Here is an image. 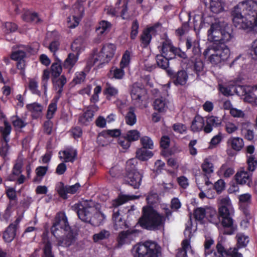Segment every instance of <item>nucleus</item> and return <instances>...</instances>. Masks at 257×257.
Here are the masks:
<instances>
[{
    "mask_svg": "<svg viewBox=\"0 0 257 257\" xmlns=\"http://www.w3.org/2000/svg\"><path fill=\"white\" fill-rule=\"evenodd\" d=\"M208 40L213 42L204 50L203 55L213 65H217L228 59L230 50L225 43L233 38L232 30L224 21L211 24L207 33Z\"/></svg>",
    "mask_w": 257,
    "mask_h": 257,
    "instance_id": "obj_1",
    "label": "nucleus"
},
{
    "mask_svg": "<svg viewBox=\"0 0 257 257\" xmlns=\"http://www.w3.org/2000/svg\"><path fill=\"white\" fill-rule=\"evenodd\" d=\"M232 22L239 29L257 32V2L246 0L239 3L231 11Z\"/></svg>",
    "mask_w": 257,
    "mask_h": 257,
    "instance_id": "obj_2",
    "label": "nucleus"
},
{
    "mask_svg": "<svg viewBox=\"0 0 257 257\" xmlns=\"http://www.w3.org/2000/svg\"><path fill=\"white\" fill-rule=\"evenodd\" d=\"M72 209L82 221L95 226L99 225L105 219L104 214L96 211L91 201H82L73 205Z\"/></svg>",
    "mask_w": 257,
    "mask_h": 257,
    "instance_id": "obj_3",
    "label": "nucleus"
},
{
    "mask_svg": "<svg viewBox=\"0 0 257 257\" xmlns=\"http://www.w3.org/2000/svg\"><path fill=\"white\" fill-rule=\"evenodd\" d=\"M140 226L151 231L164 229L165 218L163 215L159 213L150 206L143 207L142 215L139 220Z\"/></svg>",
    "mask_w": 257,
    "mask_h": 257,
    "instance_id": "obj_4",
    "label": "nucleus"
},
{
    "mask_svg": "<svg viewBox=\"0 0 257 257\" xmlns=\"http://www.w3.org/2000/svg\"><path fill=\"white\" fill-rule=\"evenodd\" d=\"M132 252L134 257H162L161 246L152 240H147L134 246Z\"/></svg>",
    "mask_w": 257,
    "mask_h": 257,
    "instance_id": "obj_5",
    "label": "nucleus"
},
{
    "mask_svg": "<svg viewBox=\"0 0 257 257\" xmlns=\"http://www.w3.org/2000/svg\"><path fill=\"white\" fill-rule=\"evenodd\" d=\"M70 229L67 217L64 212H58L54 220L51 228V233L56 237L67 233Z\"/></svg>",
    "mask_w": 257,
    "mask_h": 257,
    "instance_id": "obj_6",
    "label": "nucleus"
},
{
    "mask_svg": "<svg viewBox=\"0 0 257 257\" xmlns=\"http://www.w3.org/2000/svg\"><path fill=\"white\" fill-rule=\"evenodd\" d=\"M116 48L115 45L112 43L105 44L99 53L93 55V63L100 64L108 63L113 58Z\"/></svg>",
    "mask_w": 257,
    "mask_h": 257,
    "instance_id": "obj_7",
    "label": "nucleus"
},
{
    "mask_svg": "<svg viewBox=\"0 0 257 257\" xmlns=\"http://www.w3.org/2000/svg\"><path fill=\"white\" fill-rule=\"evenodd\" d=\"M133 160H130L126 162V167L128 172L125 177V181L134 188H137L141 185L142 175L139 172L133 170L135 167V165L131 167V169L128 168V166L133 164Z\"/></svg>",
    "mask_w": 257,
    "mask_h": 257,
    "instance_id": "obj_8",
    "label": "nucleus"
},
{
    "mask_svg": "<svg viewBox=\"0 0 257 257\" xmlns=\"http://www.w3.org/2000/svg\"><path fill=\"white\" fill-rule=\"evenodd\" d=\"M146 94L144 87L139 86L138 83L132 85L131 89V95L134 104L140 106Z\"/></svg>",
    "mask_w": 257,
    "mask_h": 257,
    "instance_id": "obj_9",
    "label": "nucleus"
},
{
    "mask_svg": "<svg viewBox=\"0 0 257 257\" xmlns=\"http://www.w3.org/2000/svg\"><path fill=\"white\" fill-rule=\"evenodd\" d=\"M221 225L219 229L220 232L224 234H232L237 229V225L234 224L231 216L222 217Z\"/></svg>",
    "mask_w": 257,
    "mask_h": 257,
    "instance_id": "obj_10",
    "label": "nucleus"
},
{
    "mask_svg": "<svg viewBox=\"0 0 257 257\" xmlns=\"http://www.w3.org/2000/svg\"><path fill=\"white\" fill-rule=\"evenodd\" d=\"M252 174L241 168L238 170L234 176V180L237 184L247 185L250 187L252 184Z\"/></svg>",
    "mask_w": 257,
    "mask_h": 257,
    "instance_id": "obj_11",
    "label": "nucleus"
},
{
    "mask_svg": "<svg viewBox=\"0 0 257 257\" xmlns=\"http://www.w3.org/2000/svg\"><path fill=\"white\" fill-rule=\"evenodd\" d=\"M84 10L83 7L79 4L75 6L74 8V13L72 19L70 17L67 18V22L69 28H74L78 25L79 21L83 16Z\"/></svg>",
    "mask_w": 257,
    "mask_h": 257,
    "instance_id": "obj_12",
    "label": "nucleus"
},
{
    "mask_svg": "<svg viewBox=\"0 0 257 257\" xmlns=\"http://www.w3.org/2000/svg\"><path fill=\"white\" fill-rule=\"evenodd\" d=\"M137 232L136 230L122 231L119 233L117 237V241L119 246L124 244H128L132 241L135 240L137 236Z\"/></svg>",
    "mask_w": 257,
    "mask_h": 257,
    "instance_id": "obj_13",
    "label": "nucleus"
},
{
    "mask_svg": "<svg viewBox=\"0 0 257 257\" xmlns=\"http://www.w3.org/2000/svg\"><path fill=\"white\" fill-rule=\"evenodd\" d=\"M168 74L173 80L174 84L176 85H184L188 80V76L185 70L178 71L176 73H174L171 70L167 71Z\"/></svg>",
    "mask_w": 257,
    "mask_h": 257,
    "instance_id": "obj_14",
    "label": "nucleus"
},
{
    "mask_svg": "<svg viewBox=\"0 0 257 257\" xmlns=\"http://www.w3.org/2000/svg\"><path fill=\"white\" fill-rule=\"evenodd\" d=\"M63 234H64L63 237H61V236L56 237L58 245L69 247L74 244L76 240V237L71 229L67 233H63Z\"/></svg>",
    "mask_w": 257,
    "mask_h": 257,
    "instance_id": "obj_15",
    "label": "nucleus"
},
{
    "mask_svg": "<svg viewBox=\"0 0 257 257\" xmlns=\"http://www.w3.org/2000/svg\"><path fill=\"white\" fill-rule=\"evenodd\" d=\"M19 222V221L16 220L14 223L10 224L4 231L3 238L6 242H11L15 237Z\"/></svg>",
    "mask_w": 257,
    "mask_h": 257,
    "instance_id": "obj_16",
    "label": "nucleus"
},
{
    "mask_svg": "<svg viewBox=\"0 0 257 257\" xmlns=\"http://www.w3.org/2000/svg\"><path fill=\"white\" fill-rule=\"evenodd\" d=\"M112 220L113 222V227L114 229L116 230L128 227L123 216L120 214L118 210L113 212Z\"/></svg>",
    "mask_w": 257,
    "mask_h": 257,
    "instance_id": "obj_17",
    "label": "nucleus"
},
{
    "mask_svg": "<svg viewBox=\"0 0 257 257\" xmlns=\"http://www.w3.org/2000/svg\"><path fill=\"white\" fill-rule=\"evenodd\" d=\"M175 47L170 40H165L162 43L161 47V55L166 58H173V51Z\"/></svg>",
    "mask_w": 257,
    "mask_h": 257,
    "instance_id": "obj_18",
    "label": "nucleus"
},
{
    "mask_svg": "<svg viewBox=\"0 0 257 257\" xmlns=\"http://www.w3.org/2000/svg\"><path fill=\"white\" fill-rule=\"evenodd\" d=\"M204 3L214 14H219L223 11L221 0H204Z\"/></svg>",
    "mask_w": 257,
    "mask_h": 257,
    "instance_id": "obj_19",
    "label": "nucleus"
},
{
    "mask_svg": "<svg viewBox=\"0 0 257 257\" xmlns=\"http://www.w3.org/2000/svg\"><path fill=\"white\" fill-rule=\"evenodd\" d=\"M221 123V119L215 116H209L206 117V124L204 127V131L206 133H210L213 127H217Z\"/></svg>",
    "mask_w": 257,
    "mask_h": 257,
    "instance_id": "obj_20",
    "label": "nucleus"
},
{
    "mask_svg": "<svg viewBox=\"0 0 257 257\" xmlns=\"http://www.w3.org/2000/svg\"><path fill=\"white\" fill-rule=\"evenodd\" d=\"M60 158L66 162H73L76 159L77 151L73 148H67L59 152Z\"/></svg>",
    "mask_w": 257,
    "mask_h": 257,
    "instance_id": "obj_21",
    "label": "nucleus"
},
{
    "mask_svg": "<svg viewBox=\"0 0 257 257\" xmlns=\"http://www.w3.org/2000/svg\"><path fill=\"white\" fill-rule=\"evenodd\" d=\"M168 104L169 101L165 97L160 96L155 99L153 106L155 110L162 112L166 111Z\"/></svg>",
    "mask_w": 257,
    "mask_h": 257,
    "instance_id": "obj_22",
    "label": "nucleus"
},
{
    "mask_svg": "<svg viewBox=\"0 0 257 257\" xmlns=\"http://www.w3.org/2000/svg\"><path fill=\"white\" fill-rule=\"evenodd\" d=\"M193 250L190 245V241L188 239H184L181 243V247L178 249L176 257H187V252Z\"/></svg>",
    "mask_w": 257,
    "mask_h": 257,
    "instance_id": "obj_23",
    "label": "nucleus"
},
{
    "mask_svg": "<svg viewBox=\"0 0 257 257\" xmlns=\"http://www.w3.org/2000/svg\"><path fill=\"white\" fill-rule=\"evenodd\" d=\"M216 251L213 253V257H228L230 247L225 248L221 241H218L216 246Z\"/></svg>",
    "mask_w": 257,
    "mask_h": 257,
    "instance_id": "obj_24",
    "label": "nucleus"
},
{
    "mask_svg": "<svg viewBox=\"0 0 257 257\" xmlns=\"http://www.w3.org/2000/svg\"><path fill=\"white\" fill-rule=\"evenodd\" d=\"M52 81L55 90L57 93L60 94L63 91V88L67 82L66 77L62 75L60 77H53Z\"/></svg>",
    "mask_w": 257,
    "mask_h": 257,
    "instance_id": "obj_25",
    "label": "nucleus"
},
{
    "mask_svg": "<svg viewBox=\"0 0 257 257\" xmlns=\"http://www.w3.org/2000/svg\"><path fill=\"white\" fill-rule=\"evenodd\" d=\"M186 47L187 50L192 48L194 55H199L200 53L199 43L191 37H187L186 40Z\"/></svg>",
    "mask_w": 257,
    "mask_h": 257,
    "instance_id": "obj_26",
    "label": "nucleus"
},
{
    "mask_svg": "<svg viewBox=\"0 0 257 257\" xmlns=\"http://www.w3.org/2000/svg\"><path fill=\"white\" fill-rule=\"evenodd\" d=\"M23 166V161L21 158H18L15 162V164L12 169V176L9 177V180L12 181L15 180L14 176H18L22 172V167Z\"/></svg>",
    "mask_w": 257,
    "mask_h": 257,
    "instance_id": "obj_27",
    "label": "nucleus"
},
{
    "mask_svg": "<svg viewBox=\"0 0 257 257\" xmlns=\"http://www.w3.org/2000/svg\"><path fill=\"white\" fill-rule=\"evenodd\" d=\"M124 68H117L116 67H112L108 73V76L110 78H115L116 79H122L124 75Z\"/></svg>",
    "mask_w": 257,
    "mask_h": 257,
    "instance_id": "obj_28",
    "label": "nucleus"
},
{
    "mask_svg": "<svg viewBox=\"0 0 257 257\" xmlns=\"http://www.w3.org/2000/svg\"><path fill=\"white\" fill-rule=\"evenodd\" d=\"M111 27V24L108 21H101L96 28V31L98 35H104L108 33Z\"/></svg>",
    "mask_w": 257,
    "mask_h": 257,
    "instance_id": "obj_29",
    "label": "nucleus"
},
{
    "mask_svg": "<svg viewBox=\"0 0 257 257\" xmlns=\"http://www.w3.org/2000/svg\"><path fill=\"white\" fill-rule=\"evenodd\" d=\"M228 143L235 151H240L244 146L243 139L239 137L231 138L228 140Z\"/></svg>",
    "mask_w": 257,
    "mask_h": 257,
    "instance_id": "obj_30",
    "label": "nucleus"
},
{
    "mask_svg": "<svg viewBox=\"0 0 257 257\" xmlns=\"http://www.w3.org/2000/svg\"><path fill=\"white\" fill-rule=\"evenodd\" d=\"M48 166H39L35 170L36 176L33 179V182L40 183L42 178L48 170Z\"/></svg>",
    "mask_w": 257,
    "mask_h": 257,
    "instance_id": "obj_31",
    "label": "nucleus"
},
{
    "mask_svg": "<svg viewBox=\"0 0 257 257\" xmlns=\"http://www.w3.org/2000/svg\"><path fill=\"white\" fill-rule=\"evenodd\" d=\"M27 107L32 112L33 116L35 118L41 115L43 109L40 104L36 102L28 104Z\"/></svg>",
    "mask_w": 257,
    "mask_h": 257,
    "instance_id": "obj_32",
    "label": "nucleus"
},
{
    "mask_svg": "<svg viewBox=\"0 0 257 257\" xmlns=\"http://www.w3.org/2000/svg\"><path fill=\"white\" fill-rule=\"evenodd\" d=\"M120 131L119 129L108 130L103 131L100 133L98 136V140H101L102 138L107 139L110 137H117L120 135Z\"/></svg>",
    "mask_w": 257,
    "mask_h": 257,
    "instance_id": "obj_33",
    "label": "nucleus"
},
{
    "mask_svg": "<svg viewBox=\"0 0 257 257\" xmlns=\"http://www.w3.org/2000/svg\"><path fill=\"white\" fill-rule=\"evenodd\" d=\"M204 120L202 117L196 116L192 122L191 130L193 132H199L204 127Z\"/></svg>",
    "mask_w": 257,
    "mask_h": 257,
    "instance_id": "obj_34",
    "label": "nucleus"
},
{
    "mask_svg": "<svg viewBox=\"0 0 257 257\" xmlns=\"http://www.w3.org/2000/svg\"><path fill=\"white\" fill-rule=\"evenodd\" d=\"M93 116V111L88 110L79 116V122L81 124L87 125L92 120Z\"/></svg>",
    "mask_w": 257,
    "mask_h": 257,
    "instance_id": "obj_35",
    "label": "nucleus"
},
{
    "mask_svg": "<svg viewBox=\"0 0 257 257\" xmlns=\"http://www.w3.org/2000/svg\"><path fill=\"white\" fill-rule=\"evenodd\" d=\"M27 52V48L24 47L22 49H19L12 52L11 58L12 60L17 61V62L20 61L21 60H24V58L26 56V52Z\"/></svg>",
    "mask_w": 257,
    "mask_h": 257,
    "instance_id": "obj_36",
    "label": "nucleus"
},
{
    "mask_svg": "<svg viewBox=\"0 0 257 257\" xmlns=\"http://www.w3.org/2000/svg\"><path fill=\"white\" fill-rule=\"evenodd\" d=\"M152 156V152L144 147L139 149L136 152V157L142 161L147 160Z\"/></svg>",
    "mask_w": 257,
    "mask_h": 257,
    "instance_id": "obj_37",
    "label": "nucleus"
},
{
    "mask_svg": "<svg viewBox=\"0 0 257 257\" xmlns=\"http://www.w3.org/2000/svg\"><path fill=\"white\" fill-rule=\"evenodd\" d=\"M118 93L117 88L112 85L109 82H107L104 90V94L106 96L107 99H110V97L116 96Z\"/></svg>",
    "mask_w": 257,
    "mask_h": 257,
    "instance_id": "obj_38",
    "label": "nucleus"
},
{
    "mask_svg": "<svg viewBox=\"0 0 257 257\" xmlns=\"http://www.w3.org/2000/svg\"><path fill=\"white\" fill-rule=\"evenodd\" d=\"M43 255L42 257H54L52 252V245L50 241L47 237L43 238Z\"/></svg>",
    "mask_w": 257,
    "mask_h": 257,
    "instance_id": "obj_39",
    "label": "nucleus"
},
{
    "mask_svg": "<svg viewBox=\"0 0 257 257\" xmlns=\"http://www.w3.org/2000/svg\"><path fill=\"white\" fill-rule=\"evenodd\" d=\"M201 168L206 176L210 175L214 171L213 165L208 158L204 159L201 165Z\"/></svg>",
    "mask_w": 257,
    "mask_h": 257,
    "instance_id": "obj_40",
    "label": "nucleus"
},
{
    "mask_svg": "<svg viewBox=\"0 0 257 257\" xmlns=\"http://www.w3.org/2000/svg\"><path fill=\"white\" fill-rule=\"evenodd\" d=\"M12 127L10 124L7 121H4V126L0 127V132L2 136V140L9 142V135L11 132Z\"/></svg>",
    "mask_w": 257,
    "mask_h": 257,
    "instance_id": "obj_41",
    "label": "nucleus"
},
{
    "mask_svg": "<svg viewBox=\"0 0 257 257\" xmlns=\"http://www.w3.org/2000/svg\"><path fill=\"white\" fill-rule=\"evenodd\" d=\"M125 121L127 124L131 126L133 125L136 123L137 117L135 113L134 108L132 107L129 108V110L125 116Z\"/></svg>",
    "mask_w": 257,
    "mask_h": 257,
    "instance_id": "obj_42",
    "label": "nucleus"
},
{
    "mask_svg": "<svg viewBox=\"0 0 257 257\" xmlns=\"http://www.w3.org/2000/svg\"><path fill=\"white\" fill-rule=\"evenodd\" d=\"M78 60V55L70 53L64 62V67L70 70Z\"/></svg>",
    "mask_w": 257,
    "mask_h": 257,
    "instance_id": "obj_43",
    "label": "nucleus"
},
{
    "mask_svg": "<svg viewBox=\"0 0 257 257\" xmlns=\"http://www.w3.org/2000/svg\"><path fill=\"white\" fill-rule=\"evenodd\" d=\"M250 124L249 122H244L242 123L241 132L244 134L245 139L249 141H251L254 138V133L252 130L247 129L245 127H248Z\"/></svg>",
    "mask_w": 257,
    "mask_h": 257,
    "instance_id": "obj_44",
    "label": "nucleus"
},
{
    "mask_svg": "<svg viewBox=\"0 0 257 257\" xmlns=\"http://www.w3.org/2000/svg\"><path fill=\"white\" fill-rule=\"evenodd\" d=\"M172 58H166L163 55H158L156 56V62L158 66L164 69H167L169 67V59Z\"/></svg>",
    "mask_w": 257,
    "mask_h": 257,
    "instance_id": "obj_45",
    "label": "nucleus"
},
{
    "mask_svg": "<svg viewBox=\"0 0 257 257\" xmlns=\"http://www.w3.org/2000/svg\"><path fill=\"white\" fill-rule=\"evenodd\" d=\"M206 210L207 207H198L195 209L194 211V216L196 220L200 221L201 223H202L203 219L206 216Z\"/></svg>",
    "mask_w": 257,
    "mask_h": 257,
    "instance_id": "obj_46",
    "label": "nucleus"
},
{
    "mask_svg": "<svg viewBox=\"0 0 257 257\" xmlns=\"http://www.w3.org/2000/svg\"><path fill=\"white\" fill-rule=\"evenodd\" d=\"M206 216L208 220L213 223H216L218 221V216L214 209L207 207Z\"/></svg>",
    "mask_w": 257,
    "mask_h": 257,
    "instance_id": "obj_47",
    "label": "nucleus"
},
{
    "mask_svg": "<svg viewBox=\"0 0 257 257\" xmlns=\"http://www.w3.org/2000/svg\"><path fill=\"white\" fill-rule=\"evenodd\" d=\"M152 28H149L144 31L141 35V40L144 47H147L150 43L152 36L150 34Z\"/></svg>",
    "mask_w": 257,
    "mask_h": 257,
    "instance_id": "obj_48",
    "label": "nucleus"
},
{
    "mask_svg": "<svg viewBox=\"0 0 257 257\" xmlns=\"http://www.w3.org/2000/svg\"><path fill=\"white\" fill-rule=\"evenodd\" d=\"M219 172L224 177L228 178L233 174L234 171L232 168L228 167L226 164H225L221 166Z\"/></svg>",
    "mask_w": 257,
    "mask_h": 257,
    "instance_id": "obj_49",
    "label": "nucleus"
},
{
    "mask_svg": "<svg viewBox=\"0 0 257 257\" xmlns=\"http://www.w3.org/2000/svg\"><path fill=\"white\" fill-rule=\"evenodd\" d=\"M51 72L53 77H58L62 72L60 62L54 63L51 67Z\"/></svg>",
    "mask_w": 257,
    "mask_h": 257,
    "instance_id": "obj_50",
    "label": "nucleus"
},
{
    "mask_svg": "<svg viewBox=\"0 0 257 257\" xmlns=\"http://www.w3.org/2000/svg\"><path fill=\"white\" fill-rule=\"evenodd\" d=\"M240 206L242 207L244 205L250 204L251 201V195L249 193L241 194L238 197Z\"/></svg>",
    "mask_w": 257,
    "mask_h": 257,
    "instance_id": "obj_51",
    "label": "nucleus"
},
{
    "mask_svg": "<svg viewBox=\"0 0 257 257\" xmlns=\"http://www.w3.org/2000/svg\"><path fill=\"white\" fill-rule=\"evenodd\" d=\"M110 233L106 230H102L98 233L94 234L93 236V239L94 242H97L99 240H103L108 238Z\"/></svg>",
    "mask_w": 257,
    "mask_h": 257,
    "instance_id": "obj_52",
    "label": "nucleus"
},
{
    "mask_svg": "<svg viewBox=\"0 0 257 257\" xmlns=\"http://www.w3.org/2000/svg\"><path fill=\"white\" fill-rule=\"evenodd\" d=\"M131 52L128 50L125 51L123 54L119 66L121 68H126L128 66L130 62Z\"/></svg>",
    "mask_w": 257,
    "mask_h": 257,
    "instance_id": "obj_53",
    "label": "nucleus"
},
{
    "mask_svg": "<svg viewBox=\"0 0 257 257\" xmlns=\"http://www.w3.org/2000/svg\"><path fill=\"white\" fill-rule=\"evenodd\" d=\"M137 198H138L137 196H134V195H132V196L126 195H121V196H119V197L115 200L114 204L115 206H119V205H121L123 203H124L125 202H126V201H127L130 200H133V199H136Z\"/></svg>",
    "mask_w": 257,
    "mask_h": 257,
    "instance_id": "obj_54",
    "label": "nucleus"
},
{
    "mask_svg": "<svg viewBox=\"0 0 257 257\" xmlns=\"http://www.w3.org/2000/svg\"><path fill=\"white\" fill-rule=\"evenodd\" d=\"M218 213L220 217H226L232 216L234 213L233 207H219Z\"/></svg>",
    "mask_w": 257,
    "mask_h": 257,
    "instance_id": "obj_55",
    "label": "nucleus"
},
{
    "mask_svg": "<svg viewBox=\"0 0 257 257\" xmlns=\"http://www.w3.org/2000/svg\"><path fill=\"white\" fill-rule=\"evenodd\" d=\"M120 4V1L119 0L116 4V7L113 8L112 7L108 6L105 9V11L107 15H110L112 17L117 16L119 11V6Z\"/></svg>",
    "mask_w": 257,
    "mask_h": 257,
    "instance_id": "obj_56",
    "label": "nucleus"
},
{
    "mask_svg": "<svg viewBox=\"0 0 257 257\" xmlns=\"http://www.w3.org/2000/svg\"><path fill=\"white\" fill-rule=\"evenodd\" d=\"M194 28L195 30H199L203 27V15H196L193 18Z\"/></svg>",
    "mask_w": 257,
    "mask_h": 257,
    "instance_id": "obj_57",
    "label": "nucleus"
},
{
    "mask_svg": "<svg viewBox=\"0 0 257 257\" xmlns=\"http://www.w3.org/2000/svg\"><path fill=\"white\" fill-rule=\"evenodd\" d=\"M6 194L10 200L11 204H16L17 202V197L15 190L13 188H9L6 191Z\"/></svg>",
    "mask_w": 257,
    "mask_h": 257,
    "instance_id": "obj_58",
    "label": "nucleus"
},
{
    "mask_svg": "<svg viewBox=\"0 0 257 257\" xmlns=\"http://www.w3.org/2000/svg\"><path fill=\"white\" fill-rule=\"evenodd\" d=\"M141 143L143 146V147L153 149L154 147V144L153 141L150 138L147 136H144L141 138Z\"/></svg>",
    "mask_w": 257,
    "mask_h": 257,
    "instance_id": "obj_59",
    "label": "nucleus"
},
{
    "mask_svg": "<svg viewBox=\"0 0 257 257\" xmlns=\"http://www.w3.org/2000/svg\"><path fill=\"white\" fill-rule=\"evenodd\" d=\"M237 243L239 246L244 247L249 242L248 237L242 233H238L236 235Z\"/></svg>",
    "mask_w": 257,
    "mask_h": 257,
    "instance_id": "obj_60",
    "label": "nucleus"
},
{
    "mask_svg": "<svg viewBox=\"0 0 257 257\" xmlns=\"http://www.w3.org/2000/svg\"><path fill=\"white\" fill-rule=\"evenodd\" d=\"M219 207H233L228 196L221 197L218 199Z\"/></svg>",
    "mask_w": 257,
    "mask_h": 257,
    "instance_id": "obj_61",
    "label": "nucleus"
},
{
    "mask_svg": "<svg viewBox=\"0 0 257 257\" xmlns=\"http://www.w3.org/2000/svg\"><path fill=\"white\" fill-rule=\"evenodd\" d=\"M125 137L131 142L136 141L140 137V133L136 130H131L127 133Z\"/></svg>",
    "mask_w": 257,
    "mask_h": 257,
    "instance_id": "obj_62",
    "label": "nucleus"
},
{
    "mask_svg": "<svg viewBox=\"0 0 257 257\" xmlns=\"http://www.w3.org/2000/svg\"><path fill=\"white\" fill-rule=\"evenodd\" d=\"M247 163L248 170L250 172L254 171L257 166V161L255 159V158L252 156H249L247 160Z\"/></svg>",
    "mask_w": 257,
    "mask_h": 257,
    "instance_id": "obj_63",
    "label": "nucleus"
},
{
    "mask_svg": "<svg viewBox=\"0 0 257 257\" xmlns=\"http://www.w3.org/2000/svg\"><path fill=\"white\" fill-rule=\"evenodd\" d=\"M244 100L245 101L251 103L252 106H257V97L251 93H246Z\"/></svg>",
    "mask_w": 257,
    "mask_h": 257,
    "instance_id": "obj_64",
    "label": "nucleus"
}]
</instances>
